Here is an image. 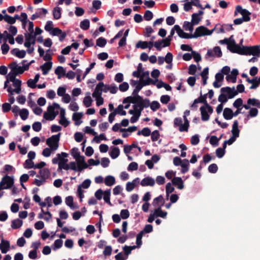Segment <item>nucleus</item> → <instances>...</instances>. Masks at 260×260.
Masks as SVG:
<instances>
[{"label":"nucleus","instance_id":"obj_44","mask_svg":"<svg viewBox=\"0 0 260 260\" xmlns=\"http://www.w3.org/2000/svg\"><path fill=\"white\" fill-rule=\"evenodd\" d=\"M110 193L111 190L110 189L107 190L105 191L104 192V200L107 203L109 204L110 205H111V203L110 202Z\"/></svg>","mask_w":260,"mask_h":260},{"label":"nucleus","instance_id":"obj_34","mask_svg":"<svg viewBox=\"0 0 260 260\" xmlns=\"http://www.w3.org/2000/svg\"><path fill=\"white\" fill-rule=\"evenodd\" d=\"M83 104L86 107H89L91 106L92 100L90 96V93H86V96L83 99Z\"/></svg>","mask_w":260,"mask_h":260},{"label":"nucleus","instance_id":"obj_45","mask_svg":"<svg viewBox=\"0 0 260 260\" xmlns=\"http://www.w3.org/2000/svg\"><path fill=\"white\" fill-rule=\"evenodd\" d=\"M148 42L139 41L136 45L137 48H141L142 49H145L148 47Z\"/></svg>","mask_w":260,"mask_h":260},{"label":"nucleus","instance_id":"obj_15","mask_svg":"<svg viewBox=\"0 0 260 260\" xmlns=\"http://www.w3.org/2000/svg\"><path fill=\"white\" fill-rule=\"evenodd\" d=\"M104 86L103 82L99 83L92 93V96L94 98L102 96L103 87Z\"/></svg>","mask_w":260,"mask_h":260},{"label":"nucleus","instance_id":"obj_17","mask_svg":"<svg viewBox=\"0 0 260 260\" xmlns=\"http://www.w3.org/2000/svg\"><path fill=\"white\" fill-rule=\"evenodd\" d=\"M155 180L153 178L148 176L143 179L140 182V184L142 186H153L155 184Z\"/></svg>","mask_w":260,"mask_h":260},{"label":"nucleus","instance_id":"obj_46","mask_svg":"<svg viewBox=\"0 0 260 260\" xmlns=\"http://www.w3.org/2000/svg\"><path fill=\"white\" fill-rule=\"evenodd\" d=\"M150 134L151 131L148 127H145L137 133L138 135H142L145 137L149 136Z\"/></svg>","mask_w":260,"mask_h":260},{"label":"nucleus","instance_id":"obj_25","mask_svg":"<svg viewBox=\"0 0 260 260\" xmlns=\"http://www.w3.org/2000/svg\"><path fill=\"white\" fill-rule=\"evenodd\" d=\"M223 116L226 120H231L234 117L233 110L229 108H225L223 110Z\"/></svg>","mask_w":260,"mask_h":260},{"label":"nucleus","instance_id":"obj_42","mask_svg":"<svg viewBox=\"0 0 260 260\" xmlns=\"http://www.w3.org/2000/svg\"><path fill=\"white\" fill-rule=\"evenodd\" d=\"M193 25L192 22L190 23L188 21H185L183 25V27L185 30L192 32L193 30Z\"/></svg>","mask_w":260,"mask_h":260},{"label":"nucleus","instance_id":"obj_62","mask_svg":"<svg viewBox=\"0 0 260 260\" xmlns=\"http://www.w3.org/2000/svg\"><path fill=\"white\" fill-rule=\"evenodd\" d=\"M53 28V23L52 21H48L45 26V30L50 32Z\"/></svg>","mask_w":260,"mask_h":260},{"label":"nucleus","instance_id":"obj_51","mask_svg":"<svg viewBox=\"0 0 260 260\" xmlns=\"http://www.w3.org/2000/svg\"><path fill=\"white\" fill-rule=\"evenodd\" d=\"M63 242L61 239H57L56 240L53 245V249L54 250H56L61 247L62 246Z\"/></svg>","mask_w":260,"mask_h":260},{"label":"nucleus","instance_id":"obj_22","mask_svg":"<svg viewBox=\"0 0 260 260\" xmlns=\"http://www.w3.org/2000/svg\"><path fill=\"white\" fill-rule=\"evenodd\" d=\"M52 62L51 61H47L41 66L40 68L43 72V74L44 75H47L52 68Z\"/></svg>","mask_w":260,"mask_h":260},{"label":"nucleus","instance_id":"obj_28","mask_svg":"<svg viewBox=\"0 0 260 260\" xmlns=\"http://www.w3.org/2000/svg\"><path fill=\"white\" fill-rule=\"evenodd\" d=\"M165 203L164 199L162 196H159L155 198L153 202V205L157 208H161Z\"/></svg>","mask_w":260,"mask_h":260},{"label":"nucleus","instance_id":"obj_19","mask_svg":"<svg viewBox=\"0 0 260 260\" xmlns=\"http://www.w3.org/2000/svg\"><path fill=\"white\" fill-rule=\"evenodd\" d=\"M238 74V71L237 69H233L230 74L227 75L226 79L229 82L235 83L236 82L237 76Z\"/></svg>","mask_w":260,"mask_h":260},{"label":"nucleus","instance_id":"obj_8","mask_svg":"<svg viewBox=\"0 0 260 260\" xmlns=\"http://www.w3.org/2000/svg\"><path fill=\"white\" fill-rule=\"evenodd\" d=\"M214 29L209 30L206 27L203 26H201L197 27L193 34H191L192 38H197L205 35H210L213 32Z\"/></svg>","mask_w":260,"mask_h":260},{"label":"nucleus","instance_id":"obj_12","mask_svg":"<svg viewBox=\"0 0 260 260\" xmlns=\"http://www.w3.org/2000/svg\"><path fill=\"white\" fill-rule=\"evenodd\" d=\"M228 48L233 53H237L240 54L243 53V47H241L236 44L233 36L231 37V41L228 46Z\"/></svg>","mask_w":260,"mask_h":260},{"label":"nucleus","instance_id":"obj_29","mask_svg":"<svg viewBox=\"0 0 260 260\" xmlns=\"http://www.w3.org/2000/svg\"><path fill=\"white\" fill-rule=\"evenodd\" d=\"M115 179L114 177L111 175L107 176L104 179V183L108 186H111L115 184Z\"/></svg>","mask_w":260,"mask_h":260},{"label":"nucleus","instance_id":"obj_30","mask_svg":"<svg viewBox=\"0 0 260 260\" xmlns=\"http://www.w3.org/2000/svg\"><path fill=\"white\" fill-rule=\"evenodd\" d=\"M153 213L154 214L155 217H160L161 218H166L167 215V212L163 211L161 208H157V209H155Z\"/></svg>","mask_w":260,"mask_h":260},{"label":"nucleus","instance_id":"obj_63","mask_svg":"<svg viewBox=\"0 0 260 260\" xmlns=\"http://www.w3.org/2000/svg\"><path fill=\"white\" fill-rule=\"evenodd\" d=\"M66 88L63 86H60L57 90V94L59 96H62L66 93Z\"/></svg>","mask_w":260,"mask_h":260},{"label":"nucleus","instance_id":"obj_41","mask_svg":"<svg viewBox=\"0 0 260 260\" xmlns=\"http://www.w3.org/2000/svg\"><path fill=\"white\" fill-rule=\"evenodd\" d=\"M124 106L122 105H119L117 108H116L114 111L116 114L124 116L126 115V111L123 110Z\"/></svg>","mask_w":260,"mask_h":260},{"label":"nucleus","instance_id":"obj_23","mask_svg":"<svg viewBox=\"0 0 260 260\" xmlns=\"http://www.w3.org/2000/svg\"><path fill=\"white\" fill-rule=\"evenodd\" d=\"M11 52L12 54L20 58H24L26 55V51L25 50H20L18 48L13 49L11 50Z\"/></svg>","mask_w":260,"mask_h":260},{"label":"nucleus","instance_id":"obj_55","mask_svg":"<svg viewBox=\"0 0 260 260\" xmlns=\"http://www.w3.org/2000/svg\"><path fill=\"white\" fill-rule=\"evenodd\" d=\"M106 40L102 37H100L96 40V45L100 47H104L106 45Z\"/></svg>","mask_w":260,"mask_h":260},{"label":"nucleus","instance_id":"obj_53","mask_svg":"<svg viewBox=\"0 0 260 260\" xmlns=\"http://www.w3.org/2000/svg\"><path fill=\"white\" fill-rule=\"evenodd\" d=\"M34 165L32 160L29 159H26L23 164L24 168L28 169L34 168Z\"/></svg>","mask_w":260,"mask_h":260},{"label":"nucleus","instance_id":"obj_21","mask_svg":"<svg viewBox=\"0 0 260 260\" xmlns=\"http://www.w3.org/2000/svg\"><path fill=\"white\" fill-rule=\"evenodd\" d=\"M10 247V243L8 241L4 240L2 238L1 243H0V249L3 253H6Z\"/></svg>","mask_w":260,"mask_h":260},{"label":"nucleus","instance_id":"obj_18","mask_svg":"<svg viewBox=\"0 0 260 260\" xmlns=\"http://www.w3.org/2000/svg\"><path fill=\"white\" fill-rule=\"evenodd\" d=\"M50 176V172L49 170L47 168L41 169L39 174L36 176L37 178H42L46 180H47Z\"/></svg>","mask_w":260,"mask_h":260},{"label":"nucleus","instance_id":"obj_36","mask_svg":"<svg viewBox=\"0 0 260 260\" xmlns=\"http://www.w3.org/2000/svg\"><path fill=\"white\" fill-rule=\"evenodd\" d=\"M61 8L58 7H55L53 10V16L54 19H59L61 16Z\"/></svg>","mask_w":260,"mask_h":260},{"label":"nucleus","instance_id":"obj_32","mask_svg":"<svg viewBox=\"0 0 260 260\" xmlns=\"http://www.w3.org/2000/svg\"><path fill=\"white\" fill-rule=\"evenodd\" d=\"M109 154L112 158L115 159L119 156L120 154V150L118 147H112L111 150Z\"/></svg>","mask_w":260,"mask_h":260},{"label":"nucleus","instance_id":"obj_33","mask_svg":"<svg viewBox=\"0 0 260 260\" xmlns=\"http://www.w3.org/2000/svg\"><path fill=\"white\" fill-rule=\"evenodd\" d=\"M189 161L187 159H184L182 164L180 166L181 167V173L184 174L186 173L189 169Z\"/></svg>","mask_w":260,"mask_h":260},{"label":"nucleus","instance_id":"obj_39","mask_svg":"<svg viewBox=\"0 0 260 260\" xmlns=\"http://www.w3.org/2000/svg\"><path fill=\"white\" fill-rule=\"evenodd\" d=\"M184 123L183 125L180 128V132H187L189 126V122L187 118V116L183 115Z\"/></svg>","mask_w":260,"mask_h":260},{"label":"nucleus","instance_id":"obj_4","mask_svg":"<svg viewBox=\"0 0 260 260\" xmlns=\"http://www.w3.org/2000/svg\"><path fill=\"white\" fill-rule=\"evenodd\" d=\"M60 106L58 104L53 103L48 107L47 112L44 114V118L46 120H53L59 113Z\"/></svg>","mask_w":260,"mask_h":260},{"label":"nucleus","instance_id":"obj_60","mask_svg":"<svg viewBox=\"0 0 260 260\" xmlns=\"http://www.w3.org/2000/svg\"><path fill=\"white\" fill-rule=\"evenodd\" d=\"M20 21L22 22V25L24 26L27 22V15L25 13L22 12L20 15Z\"/></svg>","mask_w":260,"mask_h":260},{"label":"nucleus","instance_id":"obj_9","mask_svg":"<svg viewBox=\"0 0 260 260\" xmlns=\"http://www.w3.org/2000/svg\"><path fill=\"white\" fill-rule=\"evenodd\" d=\"M29 64H23L22 66L18 65L16 62H13L9 65L10 68L15 74H22L24 71L27 70Z\"/></svg>","mask_w":260,"mask_h":260},{"label":"nucleus","instance_id":"obj_14","mask_svg":"<svg viewBox=\"0 0 260 260\" xmlns=\"http://www.w3.org/2000/svg\"><path fill=\"white\" fill-rule=\"evenodd\" d=\"M174 28L180 38L184 39L192 38L191 35H189L184 32L178 25H175Z\"/></svg>","mask_w":260,"mask_h":260},{"label":"nucleus","instance_id":"obj_13","mask_svg":"<svg viewBox=\"0 0 260 260\" xmlns=\"http://www.w3.org/2000/svg\"><path fill=\"white\" fill-rule=\"evenodd\" d=\"M140 81L144 83V85H149L153 82L152 79L149 78V72L148 71L142 72Z\"/></svg>","mask_w":260,"mask_h":260},{"label":"nucleus","instance_id":"obj_2","mask_svg":"<svg viewBox=\"0 0 260 260\" xmlns=\"http://www.w3.org/2000/svg\"><path fill=\"white\" fill-rule=\"evenodd\" d=\"M221 93L219 95L218 100L221 103H225L228 99H231L235 97L237 94V92L234 87L231 88L230 87H222L220 89Z\"/></svg>","mask_w":260,"mask_h":260},{"label":"nucleus","instance_id":"obj_31","mask_svg":"<svg viewBox=\"0 0 260 260\" xmlns=\"http://www.w3.org/2000/svg\"><path fill=\"white\" fill-rule=\"evenodd\" d=\"M83 114L82 113H74L73 114L72 119L75 121V125H79L82 123V121L80 120Z\"/></svg>","mask_w":260,"mask_h":260},{"label":"nucleus","instance_id":"obj_26","mask_svg":"<svg viewBox=\"0 0 260 260\" xmlns=\"http://www.w3.org/2000/svg\"><path fill=\"white\" fill-rule=\"evenodd\" d=\"M238 121L235 120L232 125V136L238 138L239 137L240 130L238 128Z\"/></svg>","mask_w":260,"mask_h":260},{"label":"nucleus","instance_id":"obj_47","mask_svg":"<svg viewBox=\"0 0 260 260\" xmlns=\"http://www.w3.org/2000/svg\"><path fill=\"white\" fill-rule=\"evenodd\" d=\"M28 114V111L26 109H22L19 111V115L23 120H25L27 118Z\"/></svg>","mask_w":260,"mask_h":260},{"label":"nucleus","instance_id":"obj_27","mask_svg":"<svg viewBox=\"0 0 260 260\" xmlns=\"http://www.w3.org/2000/svg\"><path fill=\"white\" fill-rule=\"evenodd\" d=\"M172 183L177 186L179 189H182L184 187L183 182L180 177H174L172 180Z\"/></svg>","mask_w":260,"mask_h":260},{"label":"nucleus","instance_id":"obj_49","mask_svg":"<svg viewBox=\"0 0 260 260\" xmlns=\"http://www.w3.org/2000/svg\"><path fill=\"white\" fill-rule=\"evenodd\" d=\"M243 100L241 98H238L235 101L233 105L236 109L242 108L243 106Z\"/></svg>","mask_w":260,"mask_h":260},{"label":"nucleus","instance_id":"obj_61","mask_svg":"<svg viewBox=\"0 0 260 260\" xmlns=\"http://www.w3.org/2000/svg\"><path fill=\"white\" fill-rule=\"evenodd\" d=\"M4 20L9 24H13L15 23V19L7 14L4 15Z\"/></svg>","mask_w":260,"mask_h":260},{"label":"nucleus","instance_id":"obj_40","mask_svg":"<svg viewBox=\"0 0 260 260\" xmlns=\"http://www.w3.org/2000/svg\"><path fill=\"white\" fill-rule=\"evenodd\" d=\"M247 103L250 106H255L260 108V101L255 98L249 99Z\"/></svg>","mask_w":260,"mask_h":260},{"label":"nucleus","instance_id":"obj_38","mask_svg":"<svg viewBox=\"0 0 260 260\" xmlns=\"http://www.w3.org/2000/svg\"><path fill=\"white\" fill-rule=\"evenodd\" d=\"M205 101V100L204 98L200 96L194 100L193 103L191 104L190 107L192 109H197L198 107V104L199 103H203Z\"/></svg>","mask_w":260,"mask_h":260},{"label":"nucleus","instance_id":"obj_48","mask_svg":"<svg viewBox=\"0 0 260 260\" xmlns=\"http://www.w3.org/2000/svg\"><path fill=\"white\" fill-rule=\"evenodd\" d=\"M90 22L89 20L84 19L80 22V26L83 30H87L89 28Z\"/></svg>","mask_w":260,"mask_h":260},{"label":"nucleus","instance_id":"obj_35","mask_svg":"<svg viewBox=\"0 0 260 260\" xmlns=\"http://www.w3.org/2000/svg\"><path fill=\"white\" fill-rule=\"evenodd\" d=\"M55 73L57 75L58 79H60L66 75V71L63 67L58 66L55 70Z\"/></svg>","mask_w":260,"mask_h":260},{"label":"nucleus","instance_id":"obj_16","mask_svg":"<svg viewBox=\"0 0 260 260\" xmlns=\"http://www.w3.org/2000/svg\"><path fill=\"white\" fill-rule=\"evenodd\" d=\"M77 161V165L78 166V171H81L82 169L87 168L88 166L84 161V157L79 156L75 158Z\"/></svg>","mask_w":260,"mask_h":260},{"label":"nucleus","instance_id":"obj_24","mask_svg":"<svg viewBox=\"0 0 260 260\" xmlns=\"http://www.w3.org/2000/svg\"><path fill=\"white\" fill-rule=\"evenodd\" d=\"M65 203L72 210L78 209L79 208L78 205H74L73 198L72 196H68L66 197L65 199Z\"/></svg>","mask_w":260,"mask_h":260},{"label":"nucleus","instance_id":"obj_58","mask_svg":"<svg viewBox=\"0 0 260 260\" xmlns=\"http://www.w3.org/2000/svg\"><path fill=\"white\" fill-rule=\"evenodd\" d=\"M201 18L199 16L198 14L193 13L192 15L191 22L193 23V24H198Z\"/></svg>","mask_w":260,"mask_h":260},{"label":"nucleus","instance_id":"obj_43","mask_svg":"<svg viewBox=\"0 0 260 260\" xmlns=\"http://www.w3.org/2000/svg\"><path fill=\"white\" fill-rule=\"evenodd\" d=\"M146 85H144V83H142V82L141 81V82L135 87V88L133 92V96L139 95V92L140 91V90L142 88V87Z\"/></svg>","mask_w":260,"mask_h":260},{"label":"nucleus","instance_id":"obj_50","mask_svg":"<svg viewBox=\"0 0 260 260\" xmlns=\"http://www.w3.org/2000/svg\"><path fill=\"white\" fill-rule=\"evenodd\" d=\"M143 235V231H141L137 235L136 237V247H140L142 244V238Z\"/></svg>","mask_w":260,"mask_h":260},{"label":"nucleus","instance_id":"obj_1","mask_svg":"<svg viewBox=\"0 0 260 260\" xmlns=\"http://www.w3.org/2000/svg\"><path fill=\"white\" fill-rule=\"evenodd\" d=\"M123 103L133 104V108L137 113L141 114L143 109L148 108L150 105V101L148 99H143L140 95L128 96L124 99Z\"/></svg>","mask_w":260,"mask_h":260},{"label":"nucleus","instance_id":"obj_56","mask_svg":"<svg viewBox=\"0 0 260 260\" xmlns=\"http://www.w3.org/2000/svg\"><path fill=\"white\" fill-rule=\"evenodd\" d=\"M242 15V18L245 19V21L247 22L249 21L250 19L249 15L250 13L247 10L244 9L242 12H241V14Z\"/></svg>","mask_w":260,"mask_h":260},{"label":"nucleus","instance_id":"obj_10","mask_svg":"<svg viewBox=\"0 0 260 260\" xmlns=\"http://www.w3.org/2000/svg\"><path fill=\"white\" fill-rule=\"evenodd\" d=\"M242 54L252 55L259 57L260 56V48L258 46L252 47H243Z\"/></svg>","mask_w":260,"mask_h":260},{"label":"nucleus","instance_id":"obj_5","mask_svg":"<svg viewBox=\"0 0 260 260\" xmlns=\"http://www.w3.org/2000/svg\"><path fill=\"white\" fill-rule=\"evenodd\" d=\"M60 135V133H58L57 135L52 136L46 140V144L52 149L53 151L57 150L59 147Z\"/></svg>","mask_w":260,"mask_h":260},{"label":"nucleus","instance_id":"obj_20","mask_svg":"<svg viewBox=\"0 0 260 260\" xmlns=\"http://www.w3.org/2000/svg\"><path fill=\"white\" fill-rule=\"evenodd\" d=\"M169 45V43H168L165 39L156 41L154 43V46L158 51L161 50L163 47H166Z\"/></svg>","mask_w":260,"mask_h":260},{"label":"nucleus","instance_id":"obj_59","mask_svg":"<svg viewBox=\"0 0 260 260\" xmlns=\"http://www.w3.org/2000/svg\"><path fill=\"white\" fill-rule=\"evenodd\" d=\"M153 13L149 10H147L145 11L144 15V18L146 21H150L153 18Z\"/></svg>","mask_w":260,"mask_h":260},{"label":"nucleus","instance_id":"obj_52","mask_svg":"<svg viewBox=\"0 0 260 260\" xmlns=\"http://www.w3.org/2000/svg\"><path fill=\"white\" fill-rule=\"evenodd\" d=\"M46 182V180L42 178H36L34 182H33V184L38 186H40L42 185H43L44 184H45Z\"/></svg>","mask_w":260,"mask_h":260},{"label":"nucleus","instance_id":"obj_6","mask_svg":"<svg viewBox=\"0 0 260 260\" xmlns=\"http://www.w3.org/2000/svg\"><path fill=\"white\" fill-rule=\"evenodd\" d=\"M67 156L68 154L66 152L57 153L56 156L52 159V164L54 165L58 164V170H59L64 164H66L68 161V159L67 158Z\"/></svg>","mask_w":260,"mask_h":260},{"label":"nucleus","instance_id":"obj_64","mask_svg":"<svg viewBox=\"0 0 260 260\" xmlns=\"http://www.w3.org/2000/svg\"><path fill=\"white\" fill-rule=\"evenodd\" d=\"M59 123L64 127H67L70 123V121L66 118V117L60 118Z\"/></svg>","mask_w":260,"mask_h":260},{"label":"nucleus","instance_id":"obj_57","mask_svg":"<svg viewBox=\"0 0 260 260\" xmlns=\"http://www.w3.org/2000/svg\"><path fill=\"white\" fill-rule=\"evenodd\" d=\"M149 106L153 111H155L160 108V104L157 101H153L151 104L150 103Z\"/></svg>","mask_w":260,"mask_h":260},{"label":"nucleus","instance_id":"obj_11","mask_svg":"<svg viewBox=\"0 0 260 260\" xmlns=\"http://www.w3.org/2000/svg\"><path fill=\"white\" fill-rule=\"evenodd\" d=\"M14 184L13 178L8 175L3 177L0 182V187L3 189L11 188Z\"/></svg>","mask_w":260,"mask_h":260},{"label":"nucleus","instance_id":"obj_54","mask_svg":"<svg viewBox=\"0 0 260 260\" xmlns=\"http://www.w3.org/2000/svg\"><path fill=\"white\" fill-rule=\"evenodd\" d=\"M174 125L175 127L179 126V130L180 132V128L181 126L183 125L182 119L180 117L175 118L174 120Z\"/></svg>","mask_w":260,"mask_h":260},{"label":"nucleus","instance_id":"obj_7","mask_svg":"<svg viewBox=\"0 0 260 260\" xmlns=\"http://www.w3.org/2000/svg\"><path fill=\"white\" fill-rule=\"evenodd\" d=\"M201 118L203 121H208L210 115L212 113L213 110L212 107L206 104L200 108Z\"/></svg>","mask_w":260,"mask_h":260},{"label":"nucleus","instance_id":"obj_3","mask_svg":"<svg viewBox=\"0 0 260 260\" xmlns=\"http://www.w3.org/2000/svg\"><path fill=\"white\" fill-rule=\"evenodd\" d=\"M24 46L27 48V52L28 54H31L35 50L34 46L36 41L35 35L32 33L26 32L24 34Z\"/></svg>","mask_w":260,"mask_h":260},{"label":"nucleus","instance_id":"obj_37","mask_svg":"<svg viewBox=\"0 0 260 260\" xmlns=\"http://www.w3.org/2000/svg\"><path fill=\"white\" fill-rule=\"evenodd\" d=\"M23 222L20 219H16L12 221L11 227L13 229L20 228L22 225Z\"/></svg>","mask_w":260,"mask_h":260}]
</instances>
